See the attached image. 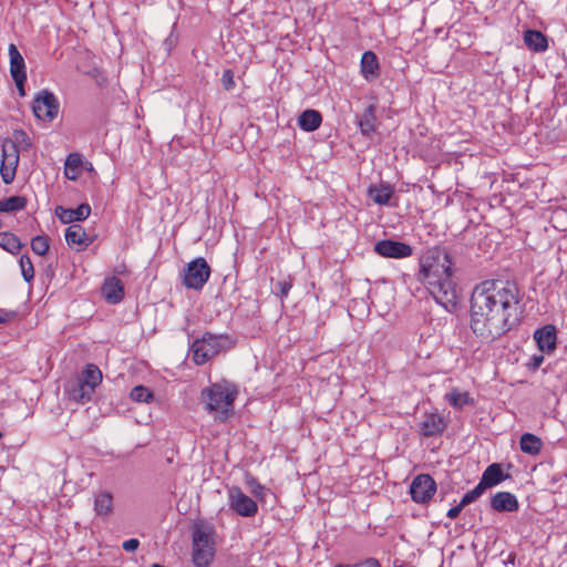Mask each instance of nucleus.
I'll return each instance as SVG.
<instances>
[{
  "mask_svg": "<svg viewBox=\"0 0 567 567\" xmlns=\"http://www.w3.org/2000/svg\"><path fill=\"white\" fill-rule=\"evenodd\" d=\"M19 164V151L14 142L2 144V161L0 174L4 184H11L16 177Z\"/></svg>",
  "mask_w": 567,
  "mask_h": 567,
  "instance_id": "9",
  "label": "nucleus"
},
{
  "mask_svg": "<svg viewBox=\"0 0 567 567\" xmlns=\"http://www.w3.org/2000/svg\"><path fill=\"white\" fill-rule=\"evenodd\" d=\"M436 492V483L429 474L415 476L410 486V494L415 503H427Z\"/></svg>",
  "mask_w": 567,
  "mask_h": 567,
  "instance_id": "10",
  "label": "nucleus"
},
{
  "mask_svg": "<svg viewBox=\"0 0 567 567\" xmlns=\"http://www.w3.org/2000/svg\"><path fill=\"white\" fill-rule=\"evenodd\" d=\"M215 529L208 524H196L193 529V563L196 567H208L215 556Z\"/></svg>",
  "mask_w": 567,
  "mask_h": 567,
  "instance_id": "4",
  "label": "nucleus"
},
{
  "mask_svg": "<svg viewBox=\"0 0 567 567\" xmlns=\"http://www.w3.org/2000/svg\"><path fill=\"white\" fill-rule=\"evenodd\" d=\"M292 287L290 280H281L276 284V289L278 290V296L280 298H286Z\"/></svg>",
  "mask_w": 567,
  "mask_h": 567,
  "instance_id": "37",
  "label": "nucleus"
},
{
  "mask_svg": "<svg viewBox=\"0 0 567 567\" xmlns=\"http://www.w3.org/2000/svg\"><path fill=\"white\" fill-rule=\"evenodd\" d=\"M19 266L23 279L30 284L34 279V267L28 255H22L19 259Z\"/></svg>",
  "mask_w": 567,
  "mask_h": 567,
  "instance_id": "32",
  "label": "nucleus"
},
{
  "mask_svg": "<svg viewBox=\"0 0 567 567\" xmlns=\"http://www.w3.org/2000/svg\"><path fill=\"white\" fill-rule=\"evenodd\" d=\"M463 508L464 507H461V503L457 506L450 508L447 512V517L450 519H455Z\"/></svg>",
  "mask_w": 567,
  "mask_h": 567,
  "instance_id": "48",
  "label": "nucleus"
},
{
  "mask_svg": "<svg viewBox=\"0 0 567 567\" xmlns=\"http://www.w3.org/2000/svg\"><path fill=\"white\" fill-rule=\"evenodd\" d=\"M446 429L444 419L437 413L424 414L423 421L420 423V432L425 437L441 435Z\"/></svg>",
  "mask_w": 567,
  "mask_h": 567,
  "instance_id": "13",
  "label": "nucleus"
},
{
  "mask_svg": "<svg viewBox=\"0 0 567 567\" xmlns=\"http://www.w3.org/2000/svg\"><path fill=\"white\" fill-rule=\"evenodd\" d=\"M393 193V188L389 184L371 185L368 188L369 198L378 205L393 206L391 204Z\"/></svg>",
  "mask_w": 567,
  "mask_h": 567,
  "instance_id": "18",
  "label": "nucleus"
},
{
  "mask_svg": "<svg viewBox=\"0 0 567 567\" xmlns=\"http://www.w3.org/2000/svg\"><path fill=\"white\" fill-rule=\"evenodd\" d=\"M221 84L225 90L229 91L234 89L235 81H234V73H224L221 78Z\"/></svg>",
  "mask_w": 567,
  "mask_h": 567,
  "instance_id": "39",
  "label": "nucleus"
},
{
  "mask_svg": "<svg viewBox=\"0 0 567 567\" xmlns=\"http://www.w3.org/2000/svg\"><path fill=\"white\" fill-rule=\"evenodd\" d=\"M32 109L39 120L51 122L59 113V102L53 93L44 90L34 99Z\"/></svg>",
  "mask_w": 567,
  "mask_h": 567,
  "instance_id": "8",
  "label": "nucleus"
},
{
  "mask_svg": "<svg viewBox=\"0 0 567 567\" xmlns=\"http://www.w3.org/2000/svg\"><path fill=\"white\" fill-rule=\"evenodd\" d=\"M177 41H178V37L175 35L173 32H171V34L165 39V41L163 43L164 49L167 52H171L172 49L177 44Z\"/></svg>",
  "mask_w": 567,
  "mask_h": 567,
  "instance_id": "40",
  "label": "nucleus"
},
{
  "mask_svg": "<svg viewBox=\"0 0 567 567\" xmlns=\"http://www.w3.org/2000/svg\"><path fill=\"white\" fill-rule=\"evenodd\" d=\"M210 266L205 258L189 261L183 270V285L188 289L202 290L210 277Z\"/></svg>",
  "mask_w": 567,
  "mask_h": 567,
  "instance_id": "6",
  "label": "nucleus"
},
{
  "mask_svg": "<svg viewBox=\"0 0 567 567\" xmlns=\"http://www.w3.org/2000/svg\"><path fill=\"white\" fill-rule=\"evenodd\" d=\"M363 74H364L367 81H373L379 73L371 72V73H363Z\"/></svg>",
  "mask_w": 567,
  "mask_h": 567,
  "instance_id": "49",
  "label": "nucleus"
},
{
  "mask_svg": "<svg viewBox=\"0 0 567 567\" xmlns=\"http://www.w3.org/2000/svg\"><path fill=\"white\" fill-rule=\"evenodd\" d=\"M28 199L24 196H11L0 199V213H13L25 208Z\"/></svg>",
  "mask_w": 567,
  "mask_h": 567,
  "instance_id": "28",
  "label": "nucleus"
},
{
  "mask_svg": "<svg viewBox=\"0 0 567 567\" xmlns=\"http://www.w3.org/2000/svg\"><path fill=\"white\" fill-rule=\"evenodd\" d=\"M81 165L82 156L79 153L69 154L64 164L65 177L71 181H75L79 177Z\"/></svg>",
  "mask_w": 567,
  "mask_h": 567,
  "instance_id": "27",
  "label": "nucleus"
},
{
  "mask_svg": "<svg viewBox=\"0 0 567 567\" xmlns=\"http://www.w3.org/2000/svg\"><path fill=\"white\" fill-rule=\"evenodd\" d=\"M491 486L486 483L484 484V480L481 477V481L478 484L472 489L476 498L481 497V495L485 492L486 488H489Z\"/></svg>",
  "mask_w": 567,
  "mask_h": 567,
  "instance_id": "42",
  "label": "nucleus"
},
{
  "mask_svg": "<svg viewBox=\"0 0 567 567\" xmlns=\"http://www.w3.org/2000/svg\"><path fill=\"white\" fill-rule=\"evenodd\" d=\"M91 214V207L89 204L83 203L78 208H63L58 206L55 208V215L63 224H71L73 221L85 220Z\"/></svg>",
  "mask_w": 567,
  "mask_h": 567,
  "instance_id": "14",
  "label": "nucleus"
},
{
  "mask_svg": "<svg viewBox=\"0 0 567 567\" xmlns=\"http://www.w3.org/2000/svg\"><path fill=\"white\" fill-rule=\"evenodd\" d=\"M354 567H381L375 558H367L363 561L354 564Z\"/></svg>",
  "mask_w": 567,
  "mask_h": 567,
  "instance_id": "45",
  "label": "nucleus"
},
{
  "mask_svg": "<svg viewBox=\"0 0 567 567\" xmlns=\"http://www.w3.org/2000/svg\"><path fill=\"white\" fill-rule=\"evenodd\" d=\"M534 338L543 352H551L556 348V329L554 326H545L535 331Z\"/></svg>",
  "mask_w": 567,
  "mask_h": 567,
  "instance_id": "17",
  "label": "nucleus"
},
{
  "mask_svg": "<svg viewBox=\"0 0 567 567\" xmlns=\"http://www.w3.org/2000/svg\"><path fill=\"white\" fill-rule=\"evenodd\" d=\"M525 45L534 52H544L548 48V38L539 30L528 29L524 32Z\"/></svg>",
  "mask_w": 567,
  "mask_h": 567,
  "instance_id": "19",
  "label": "nucleus"
},
{
  "mask_svg": "<svg viewBox=\"0 0 567 567\" xmlns=\"http://www.w3.org/2000/svg\"><path fill=\"white\" fill-rule=\"evenodd\" d=\"M228 505L231 511L241 517H254L258 512L256 501L246 495L240 487L231 486L227 492Z\"/></svg>",
  "mask_w": 567,
  "mask_h": 567,
  "instance_id": "7",
  "label": "nucleus"
},
{
  "mask_svg": "<svg viewBox=\"0 0 567 567\" xmlns=\"http://www.w3.org/2000/svg\"><path fill=\"white\" fill-rule=\"evenodd\" d=\"M374 251L384 258H408L412 256L413 249L409 244L393 239H383L374 244Z\"/></svg>",
  "mask_w": 567,
  "mask_h": 567,
  "instance_id": "11",
  "label": "nucleus"
},
{
  "mask_svg": "<svg viewBox=\"0 0 567 567\" xmlns=\"http://www.w3.org/2000/svg\"><path fill=\"white\" fill-rule=\"evenodd\" d=\"M10 70L9 71H24V59L19 52L16 44L9 45Z\"/></svg>",
  "mask_w": 567,
  "mask_h": 567,
  "instance_id": "31",
  "label": "nucleus"
},
{
  "mask_svg": "<svg viewBox=\"0 0 567 567\" xmlns=\"http://www.w3.org/2000/svg\"><path fill=\"white\" fill-rule=\"evenodd\" d=\"M322 122L321 114L316 110H306L299 116V125L302 130L307 132H312L317 130Z\"/></svg>",
  "mask_w": 567,
  "mask_h": 567,
  "instance_id": "24",
  "label": "nucleus"
},
{
  "mask_svg": "<svg viewBox=\"0 0 567 567\" xmlns=\"http://www.w3.org/2000/svg\"><path fill=\"white\" fill-rule=\"evenodd\" d=\"M140 546V542L136 538H131L122 544V547L126 551H134Z\"/></svg>",
  "mask_w": 567,
  "mask_h": 567,
  "instance_id": "41",
  "label": "nucleus"
},
{
  "mask_svg": "<svg viewBox=\"0 0 567 567\" xmlns=\"http://www.w3.org/2000/svg\"><path fill=\"white\" fill-rule=\"evenodd\" d=\"M491 486L486 483L484 484V480L481 477V481L478 484L472 489L476 498L481 497V495L485 492L486 488H489Z\"/></svg>",
  "mask_w": 567,
  "mask_h": 567,
  "instance_id": "43",
  "label": "nucleus"
},
{
  "mask_svg": "<svg viewBox=\"0 0 567 567\" xmlns=\"http://www.w3.org/2000/svg\"><path fill=\"white\" fill-rule=\"evenodd\" d=\"M520 450L529 455H537L542 447V440L532 433H524L519 440Z\"/></svg>",
  "mask_w": 567,
  "mask_h": 567,
  "instance_id": "25",
  "label": "nucleus"
},
{
  "mask_svg": "<svg viewBox=\"0 0 567 567\" xmlns=\"http://www.w3.org/2000/svg\"><path fill=\"white\" fill-rule=\"evenodd\" d=\"M50 248L49 238L47 236H35L31 239V249L39 256H44Z\"/></svg>",
  "mask_w": 567,
  "mask_h": 567,
  "instance_id": "33",
  "label": "nucleus"
},
{
  "mask_svg": "<svg viewBox=\"0 0 567 567\" xmlns=\"http://www.w3.org/2000/svg\"><path fill=\"white\" fill-rule=\"evenodd\" d=\"M377 103H369L360 115H357V124L362 135L369 137L377 131Z\"/></svg>",
  "mask_w": 567,
  "mask_h": 567,
  "instance_id": "12",
  "label": "nucleus"
},
{
  "mask_svg": "<svg viewBox=\"0 0 567 567\" xmlns=\"http://www.w3.org/2000/svg\"><path fill=\"white\" fill-rule=\"evenodd\" d=\"M102 295L109 303H118L124 297L122 281L115 276L106 278L102 286Z\"/></svg>",
  "mask_w": 567,
  "mask_h": 567,
  "instance_id": "15",
  "label": "nucleus"
},
{
  "mask_svg": "<svg viewBox=\"0 0 567 567\" xmlns=\"http://www.w3.org/2000/svg\"><path fill=\"white\" fill-rule=\"evenodd\" d=\"M228 338L205 332L200 339L192 344V358L197 365L206 363L226 348Z\"/></svg>",
  "mask_w": 567,
  "mask_h": 567,
  "instance_id": "5",
  "label": "nucleus"
},
{
  "mask_svg": "<svg viewBox=\"0 0 567 567\" xmlns=\"http://www.w3.org/2000/svg\"><path fill=\"white\" fill-rule=\"evenodd\" d=\"M445 400L455 409L461 410L463 406L472 403L467 392H460L456 389L445 394Z\"/></svg>",
  "mask_w": 567,
  "mask_h": 567,
  "instance_id": "30",
  "label": "nucleus"
},
{
  "mask_svg": "<svg viewBox=\"0 0 567 567\" xmlns=\"http://www.w3.org/2000/svg\"><path fill=\"white\" fill-rule=\"evenodd\" d=\"M249 485L251 487V493L257 497V498H262L264 497V494L266 492V488L265 486H262L261 484H259L256 480H251L249 482Z\"/></svg>",
  "mask_w": 567,
  "mask_h": 567,
  "instance_id": "38",
  "label": "nucleus"
},
{
  "mask_svg": "<svg viewBox=\"0 0 567 567\" xmlns=\"http://www.w3.org/2000/svg\"><path fill=\"white\" fill-rule=\"evenodd\" d=\"M79 379L95 391L96 386L102 382L103 375L97 365L89 363L81 372Z\"/></svg>",
  "mask_w": 567,
  "mask_h": 567,
  "instance_id": "23",
  "label": "nucleus"
},
{
  "mask_svg": "<svg viewBox=\"0 0 567 567\" xmlns=\"http://www.w3.org/2000/svg\"><path fill=\"white\" fill-rule=\"evenodd\" d=\"M523 295L515 281L485 280L471 296V329L489 343L519 323Z\"/></svg>",
  "mask_w": 567,
  "mask_h": 567,
  "instance_id": "1",
  "label": "nucleus"
},
{
  "mask_svg": "<svg viewBox=\"0 0 567 567\" xmlns=\"http://www.w3.org/2000/svg\"><path fill=\"white\" fill-rule=\"evenodd\" d=\"M239 394L238 386L227 380L213 383L202 390L200 396L208 413L215 421L226 422L234 413V403Z\"/></svg>",
  "mask_w": 567,
  "mask_h": 567,
  "instance_id": "3",
  "label": "nucleus"
},
{
  "mask_svg": "<svg viewBox=\"0 0 567 567\" xmlns=\"http://www.w3.org/2000/svg\"><path fill=\"white\" fill-rule=\"evenodd\" d=\"M65 240L69 245L89 246L92 244V239L87 237L85 229L80 225H71L66 228Z\"/></svg>",
  "mask_w": 567,
  "mask_h": 567,
  "instance_id": "22",
  "label": "nucleus"
},
{
  "mask_svg": "<svg viewBox=\"0 0 567 567\" xmlns=\"http://www.w3.org/2000/svg\"><path fill=\"white\" fill-rule=\"evenodd\" d=\"M14 137H16L17 141L23 142L27 147L31 145V143H30L25 132H23V131H17L14 133Z\"/></svg>",
  "mask_w": 567,
  "mask_h": 567,
  "instance_id": "46",
  "label": "nucleus"
},
{
  "mask_svg": "<svg viewBox=\"0 0 567 567\" xmlns=\"http://www.w3.org/2000/svg\"><path fill=\"white\" fill-rule=\"evenodd\" d=\"M334 567H354V565H343V564H338V565H336Z\"/></svg>",
  "mask_w": 567,
  "mask_h": 567,
  "instance_id": "50",
  "label": "nucleus"
},
{
  "mask_svg": "<svg viewBox=\"0 0 567 567\" xmlns=\"http://www.w3.org/2000/svg\"><path fill=\"white\" fill-rule=\"evenodd\" d=\"M0 247L11 254H18L22 247V244L14 234L0 233Z\"/></svg>",
  "mask_w": 567,
  "mask_h": 567,
  "instance_id": "29",
  "label": "nucleus"
},
{
  "mask_svg": "<svg viewBox=\"0 0 567 567\" xmlns=\"http://www.w3.org/2000/svg\"><path fill=\"white\" fill-rule=\"evenodd\" d=\"M508 477L509 475L503 472L502 464L499 463L488 465L482 475L484 484L487 483L491 487L498 485Z\"/></svg>",
  "mask_w": 567,
  "mask_h": 567,
  "instance_id": "21",
  "label": "nucleus"
},
{
  "mask_svg": "<svg viewBox=\"0 0 567 567\" xmlns=\"http://www.w3.org/2000/svg\"><path fill=\"white\" fill-rule=\"evenodd\" d=\"M417 279L437 303L445 309L457 302L456 282L453 278V262L445 248L432 247L422 254L419 260Z\"/></svg>",
  "mask_w": 567,
  "mask_h": 567,
  "instance_id": "2",
  "label": "nucleus"
},
{
  "mask_svg": "<svg viewBox=\"0 0 567 567\" xmlns=\"http://www.w3.org/2000/svg\"><path fill=\"white\" fill-rule=\"evenodd\" d=\"M113 509V496L110 492H101L95 496L94 511L99 516H107Z\"/></svg>",
  "mask_w": 567,
  "mask_h": 567,
  "instance_id": "26",
  "label": "nucleus"
},
{
  "mask_svg": "<svg viewBox=\"0 0 567 567\" xmlns=\"http://www.w3.org/2000/svg\"><path fill=\"white\" fill-rule=\"evenodd\" d=\"M477 498L476 496L474 495V493L472 491L467 492L466 494H464V496L462 497L461 499V507H465L467 505H470L471 503L475 502Z\"/></svg>",
  "mask_w": 567,
  "mask_h": 567,
  "instance_id": "44",
  "label": "nucleus"
},
{
  "mask_svg": "<svg viewBox=\"0 0 567 567\" xmlns=\"http://www.w3.org/2000/svg\"><path fill=\"white\" fill-rule=\"evenodd\" d=\"M491 507L496 512H516L519 508V503L514 494L497 492L491 498Z\"/></svg>",
  "mask_w": 567,
  "mask_h": 567,
  "instance_id": "16",
  "label": "nucleus"
},
{
  "mask_svg": "<svg viewBox=\"0 0 567 567\" xmlns=\"http://www.w3.org/2000/svg\"><path fill=\"white\" fill-rule=\"evenodd\" d=\"M130 396L135 402H148L153 399V392L143 385H136L132 389Z\"/></svg>",
  "mask_w": 567,
  "mask_h": 567,
  "instance_id": "35",
  "label": "nucleus"
},
{
  "mask_svg": "<svg viewBox=\"0 0 567 567\" xmlns=\"http://www.w3.org/2000/svg\"><path fill=\"white\" fill-rule=\"evenodd\" d=\"M360 71H375L379 69L378 56L372 51H365L361 56Z\"/></svg>",
  "mask_w": 567,
  "mask_h": 567,
  "instance_id": "34",
  "label": "nucleus"
},
{
  "mask_svg": "<svg viewBox=\"0 0 567 567\" xmlns=\"http://www.w3.org/2000/svg\"><path fill=\"white\" fill-rule=\"evenodd\" d=\"M14 82H16V85H17V89L19 91V94L21 96H24L25 95V92H24V82L27 80V73H11Z\"/></svg>",
  "mask_w": 567,
  "mask_h": 567,
  "instance_id": "36",
  "label": "nucleus"
},
{
  "mask_svg": "<svg viewBox=\"0 0 567 567\" xmlns=\"http://www.w3.org/2000/svg\"><path fill=\"white\" fill-rule=\"evenodd\" d=\"M66 391L71 400L82 404L91 401L94 394V390L83 383L79 378L68 388Z\"/></svg>",
  "mask_w": 567,
  "mask_h": 567,
  "instance_id": "20",
  "label": "nucleus"
},
{
  "mask_svg": "<svg viewBox=\"0 0 567 567\" xmlns=\"http://www.w3.org/2000/svg\"><path fill=\"white\" fill-rule=\"evenodd\" d=\"M14 317V312L0 310V323H7Z\"/></svg>",
  "mask_w": 567,
  "mask_h": 567,
  "instance_id": "47",
  "label": "nucleus"
}]
</instances>
